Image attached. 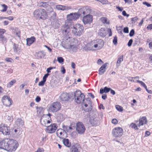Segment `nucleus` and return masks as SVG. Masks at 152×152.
<instances>
[{"mask_svg": "<svg viewBox=\"0 0 152 152\" xmlns=\"http://www.w3.org/2000/svg\"><path fill=\"white\" fill-rule=\"evenodd\" d=\"M18 144L15 140L6 138L0 141V148L7 151H15L18 147Z\"/></svg>", "mask_w": 152, "mask_h": 152, "instance_id": "1", "label": "nucleus"}, {"mask_svg": "<svg viewBox=\"0 0 152 152\" xmlns=\"http://www.w3.org/2000/svg\"><path fill=\"white\" fill-rule=\"evenodd\" d=\"M34 17L37 19L45 20L48 16L47 12L44 9H39L35 10L33 13Z\"/></svg>", "mask_w": 152, "mask_h": 152, "instance_id": "2", "label": "nucleus"}, {"mask_svg": "<svg viewBox=\"0 0 152 152\" xmlns=\"http://www.w3.org/2000/svg\"><path fill=\"white\" fill-rule=\"evenodd\" d=\"M84 27L83 26L79 23L74 25L72 28V33L75 36L80 37L83 32Z\"/></svg>", "mask_w": 152, "mask_h": 152, "instance_id": "3", "label": "nucleus"}, {"mask_svg": "<svg viewBox=\"0 0 152 152\" xmlns=\"http://www.w3.org/2000/svg\"><path fill=\"white\" fill-rule=\"evenodd\" d=\"M71 94L72 95V98H75V102L77 103L81 104L82 102H83L85 96L80 90H77L74 93L72 94Z\"/></svg>", "mask_w": 152, "mask_h": 152, "instance_id": "4", "label": "nucleus"}, {"mask_svg": "<svg viewBox=\"0 0 152 152\" xmlns=\"http://www.w3.org/2000/svg\"><path fill=\"white\" fill-rule=\"evenodd\" d=\"M51 115L49 113L48 114H44L42 116L40 119V122L42 125L46 127L48 126V124L50 123L51 118L50 116Z\"/></svg>", "mask_w": 152, "mask_h": 152, "instance_id": "5", "label": "nucleus"}, {"mask_svg": "<svg viewBox=\"0 0 152 152\" xmlns=\"http://www.w3.org/2000/svg\"><path fill=\"white\" fill-rule=\"evenodd\" d=\"M61 107V105L60 103L56 102L50 104L49 110L50 112L55 113L60 110Z\"/></svg>", "mask_w": 152, "mask_h": 152, "instance_id": "6", "label": "nucleus"}, {"mask_svg": "<svg viewBox=\"0 0 152 152\" xmlns=\"http://www.w3.org/2000/svg\"><path fill=\"white\" fill-rule=\"evenodd\" d=\"M70 24H71L66 21L64 25L62 26L61 28L62 32L64 35H66V38L67 37L68 38H70L69 35L70 34L69 26Z\"/></svg>", "mask_w": 152, "mask_h": 152, "instance_id": "7", "label": "nucleus"}, {"mask_svg": "<svg viewBox=\"0 0 152 152\" xmlns=\"http://www.w3.org/2000/svg\"><path fill=\"white\" fill-rule=\"evenodd\" d=\"M76 129L78 134H83L85 132L86 128L82 122H78L76 124Z\"/></svg>", "mask_w": 152, "mask_h": 152, "instance_id": "8", "label": "nucleus"}, {"mask_svg": "<svg viewBox=\"0 0 152 152\" xmlns=\"http://www.w3.org/2000/svg\"><path fill=\"white\" fill-rule=\"evenodd\" d=\"M92 102L89 98H85L83 100V102H82L81 104L82 106H84L85 107L89 106V108L88 109H86L85 111L86 112L91 111L92 109Z\"/></svg>", "mask_w": 152, "mask_h": 152, "instance_id": "9", "label": "nucleus"}, {"mask_svg": "<svg viewBox=\"0 0 152 152\" xmlns=\"http://www.w3.org/2000/svg\"><path fill=\"white\" fill-rule=\"evenodd\" d=\"M112 134L113 137L119 138L123 134V129L120 127H115L113 129Z\"/></svg>", "mask_w": 152, "mask_h": 152, "instance_id": "10", "label": "nucleus"}, {"mask_svg": "<svg viewBox=\"0 0 152 152\" xmlns=\"http://www.w3.org/2000/svg\"><path fill=\"white\" fill-rule=\"evenodd\" d=\"M0 132L4 135H9L10 134V127L7 125L1 124L0 125Z\"/></svg>", "mask_w": 152, "mask_h": 152, "instance_id": "11", "label": "nucleus"}, {"mask_svg": "<svg viewBox=\"0 0 152 152\" xmlns=\"http://www.w3.org/2000/svg\"><path fill=\"white\" fill-rule=\"evenodd\" d=\"M79 15L77 12L71 13L67 15V19L66 20L67 22L71 24L72 20H75L79 18Z\"/></svg>", "mask_w": 152, "mask_h": 152, "instance_id": "12", "label": "nucleus"}, {"mask_svg": "<svg viewBox=\"0 0 152 152\" xmlns=\"http://www.w3.org/2000/svg\"><path fill=\"white\" fill-rule=\"evenodd\" d=\"M89 122L92 126H96L100 124V118L98 116H92L89 119Z\"/></svg>", "mask_w": 152, "mask_h": 152, "instance_id": "13", "label": "nucleus"}, {"mask_svg": "<svg viewBox=\"0 0 152 152\" xmlns=\"http://www.w3.org/2000/svg\"><path fill=\"white\" fill-rule=\"evenodd\" d=\"M63 47L66 49H68L69 51L76 52L77 50V47L76 45L71 44L70 45L68 44H63L62 45Z\"/></svg>", "mask_w": 152, "mask_h": 152, "instance_id": "14", "label": "nucleus"}, {"mask_svg": "<svg viewBox=\"0 0 152 152\" xmlns=\"http://www.w3.org/2000/svg\"><path fill=\"white\" fill-rule=\"evenodd\" d=\"M2 102L4 105L7 107H10L12 104V101L9 96H4L2 99Z\"/></svg>", "mask_w": 152, "mask_h": 152, "instance_id": "15", "label": "nucleus"}, {"mask_svg": "<svg viewBox=\"0 0 152 152\" xmlns=\"http://www.w3.org/2000/svg\"><path fill=\"white\" fill-rule=\"evenodd\" d=\"M71 98H72V96L71 95L66 93H63L59 97L60 101L62 102L67 101Z\"/></svg>", "mask_w": 152, "mask_h": 152, "instance_id": "16", "label": "nucleus"}, {"mask_svg": "<svg viewBox=\"0 0 152 152\" xmlns=\"http://www.w3.org/2000/svg\"><path fill=\"white\" fill-rule=\"evenodd\" d=\"M46 131L49 133H53L55 132L57 129L58 126L56 123L51 124L50 125L47 126Z\"/></svg>", "mask_w": 152, "mask_h": 152, "instance_id": "17", "label": "nucleus"}, {"mask_svg": "<svg viewBox=\"0 0 152 152\" xmlns=\"http://www.w3.org/2000/svg\"><path fill=\"white\" fill-rule=\"evenodd\" d=\"M46 55V53L43 50H41L36 52L34 54L35 58L37 59L44 58Z\"/></svg>", "mask_w": 152, "mask_h": 152, "instance_id": "18", "label": "nucleus"}, {"mask_svg": "<svg viewBox=\"0 0 152 152\" xmlns=\"http://www.w3.org/2000/svg\"><path fill=\"white\" fill-rule=\"evenodd\" d=\"M93 20V17L92 15L88 14L83 17V21L84 24H90Z\"/></svg>", "mask_w": 152, "mask_h": 152, "instance_id": "19", "label": "nucleus"}, {"mask_svg": "<svg viewBox=\"0 0 152 152\" xmlns=\"http://www.w3.org/2000/svg\"><path fill=\"white\" fill-rule=\"evenodd\" d=\"M56 134L60 138L62 139L66 137L67 135L66 132L62 129H59L57 130Z\"/></svg>", "mask_w": 152, "mask_h": 152, "instance_id": "20", "label": "nucleus"}, {"mask_svg": "<svg viewBox=\"0 0 152 152\" xmlns=\"http://www.w3.org/2000/svg\"><path fill=\"white\" fill-rule=\"evenodd\" d=\"M81 146L78 143H75L72 145L70 149V152H80Z\"/></svg>", "mask_w": 152, "mask_h": 152, "instance_id": "21", "label": "nucleus"}, {"mask_svg": "<svg viewBox=\"0 0 152 152\" xmlns=\"http://www.w3.org/2000/svg\"><path fill=\"white\" fill-rule=\"evenodd\" d=\"M96 44L94 45L95 48H98V49L99 50L102 48L104 45V42L103 40L101 39H98L96 40Z\"/></svg>", "mask_w": 152, "mask_h": 152, "instance_id": "22", "label": "nucleus"}, {"mask_svg": "<svg viewBox=\"0 0 152 152\" xmlns=\"http://www.w3.org/2000/svg\"><path fill=\"white\" fill-rule=\"evenodd\" d=\"M107 63H106L100 67L99 70V75H101L104 74V72L106 71V67L107 66Z\"/></svg>", "mask_w": 152, "mask_h": 152, "instance_id": "23", "label": "nucleus"}, {"mask_svg": "<svg viewBox=\"0 0 152 152\" xmlns=\"http://www.w3.org/2000/svg\"><path fill=\"white\" fill-rule=\"evenodd\" d=\"M98 34L102 37H105L106 35V32L105 28H101L99 30Z\"/></svg>", "mask_w": 152, "mask_h": 152, "instance_id": "24", "label": "nucleus"}, {"mask_svg": "<svg viewBox=\"0 0 152 152\" xmlns=\"http://www.w3.org/2000/svg\"><path fill=\"white\" fill-rule=\"evenodd\" d=\"M139 123L138 125L139 127L143 125L144 124H146L147 122L146 118L145 117H142L140 118L139 120Z\"/></svg>", "mask_w": 152, "mask_h": 152, "instance_id": "25", "label": "nucleus"}, {"mask_svg": "<svg viewBox=\"0 0 152 152\" xmlns=\"http://www.w3.org/2000/svg\"><path fill=\"white\" fill-rule=\"evenodd\" d=\"M36 40L35 38L34 37H32L30 38H28L26 39L27 45L30 46Z\"/></svg>", "mask_w": 152, "mask_h": 152, "instance_id": "26", "label": "nucleus"}, {"mask_svg": "<svg viewBox=\"0 0 152 152\" xmlns=\"http://www.w3.org/2000/svg\"><path fill=\"white\" fill-rule=\"evenodd\" d=\"M68 7H66L64 5H57L56 6V9L58 10H61L62 11L67 10L68 9Z\"/></svg>", "mask_w": 152, "mask_h": 152, "instance_id": "27", "label": "nucleus"}, {"mask_svg": "<svg viewBox=\"0 0 152 152\" xmlns=\"http://www.w3.org/2000/svg\"><path fill=\"white\" fill-rule=\"evenodd\" d=\"M63 142L64 145L67 147H70L71 145V142H69L68 139H63Z\"/></svg>", "mask_w": 152, "mask_h": 152, "instance_id": "28", "label": "nucleus"}, {"mask_svg": "<svg viewBox=\"0 0 152 152\" xmlns=\"http://www.w3.org/2000/svg\"><path fill=\"white\" fill-rule=\"evenodd\" d=\"M56 117L58 122H61L64 120L63 115L60 113L58 114Z\"/></svg>", "mask_w": 152, "mask_h": 152, "instance_id": "29", "label": "nucleus"}, {"mask_svg": "<svg viewBox=\"0 0 152 152\" xmlns=\"http://www.w3.org/2000/svg\"><path fill=\"white\" fill-rule=\"evenodd\" d=\"M50 4V3L49 1L47 2H42L40 3V6L45 8H46L48 7H49L51 9L50 12H51L52 11V9L49 6V4Z\"/></svg>", "mask_w": 152, "mask_h": 152, "instance_id": "30", "label": "nucleus"}, {"mask_svg": "<svg viewBox=\"0 0 152 152\" xmlns=\"http://www.w3.org/2000/svg\"><path fill=\"white\" fill-rule=\"evenodd\" d=\"M77 15H79V17L80 15H82V14L83 15L86 14V13L85 11L84 7L79 9L78 12H77Z\"/></svg>", "mask_w": 152, "mask_h": 152, "instance_id": "31", "label": "nucleus"}, {"mask_svg": "<svg viewBox=\"0 0 152 152\" xmlns=\"http://www.w3.org/2000/svg\"><path fill=\"white\" fill-rule=\"evenodd\" d=\"M16 124L18 126H22L24 124L23 121L21 119H18L15 121Z\"/></svg>", "mask_w": 152, "mask_h": 152, "instance_id": "32", "label": "nucleus"}, {"mask_svg": "<svg viewBox=\"0 0 152 152\" xmlns=\"http://www.w3.org/2000/svg\"><path fill=\"white\" fill-rule=\"evenodd\" d=\"M123 56L121 55L119 57L118 59V60L117 62V66H120V64L121 63V62L123 61Z\"/></svg>", "mask_w": 152, "mask_h": 152, "instance_id": "33", "label": "nucleus"}, {"mask_svg": "<svg viewBox=\"0 0 152 152\" xmlns=\"http://www.w3.org/2000/svg\"><path fill=\"white\" fill-rule=\"evenodd\" d=\"M16 80H13L7 84V87L8 88H10L15 83H16Z\"/></svg>", "mask_w": 152, "mask_h": 152, "instance_id": "34", "label": "nucleus"}, {"mask_svg": "<svg viewBox=\"0 0 152 152\" xmlns=\"http://www.w3.org/2000/svg\"><path fill=\"white\" fill-rule=\"evenodd\" d=\"M101 20L102 23L104 24H109L110 23L109 22L107 21V18H106L102 17L101 18Z\"/></svg>", "mask_w": 152, "mask_h": 152, "instance_id": "35", "label": "nucleus"}, {"mask_svg": "<svg viewBox=\"0 0 152 152\" xmlns=\"http://www.w3.org/2000/svg\"><path fill=\"white\" fill-rule=\"evenodd\" d=\"M96 1L100 2L102 4H110V3L107 0H95Z\"/></svg>", "mask_w": 152, "mask_h": 152, "instance_id": "36", "label": "nucleus"}, {"mask_svg": "<svg viewBox=\"0 0 152 152\" xmlns=\"http://www.w3.org/2000/svg\"><path fill=\"white\" fill-rule=\"evenodd\" d=\"M130 126L132 129H134L135 130H138V128H137V126L135 123H131L130 125Z\"/></svg>", "mask_w": 152, "mask_h": 152, "instance_id": "37", "label": "nucleus"}, {"mask_svg": "<svg viewBox=\"0 0 152 152\" xmlns=\"http://www.w3.org/2000/svg\"><path fill=\"white\" fill-rule=\"evenodd\" d=\"M13 49L15 52H17L19 50V48L18 46V45L15 43H14Z\"/></svg>", "mask_w": 152, "mask_h": 152, "instance_id": "38", "label": "nucleus"}, {"mask_svg": "<svg viewBox=\"0 0 152 152\" xmlns=\"http://www.w3.org/2000/svg\"><path fill=\"white\" fill-rule=\"evenodd\" d=\"M84 8L86 13V14H89L91 12V10L90 9L89 7L86 6L84 7Z\"/></svg>", "mask_w": 152, "mask_h": 152, "instance_id": "39", "label": "nucleus"}, {"mask_svg": "<svg viewBox=\"0 0 152 152\" xmlns=\"http://www.w3.org/2000/svg\"><path fill=\"white\" fill-rule=\"evenodd\" d=\"M0 39L3 44L6 43L7 42V38L4 37V35L1 36Z\"/></svg>", "mask_w": 152, "mask_h": 152, "instance_id": "40", "label": "nucleus"}, {"mask_svg": "<svg viewBox=\"0 0 152 152\" xmlns=\"http://www.w3.org/2000/svg\"><path fill=\"white\" fill-rule=\"evenodd\" d=\"M137 83H140V85L144 87L145 89L146 88L147 86H146V85L145 84V83L143 82L142 81L139 80H137Z\"/></svg>", "mask_w": 152, "mask_h": 152, "instance_id": "41", "label": "nucleus"}, {"mask_svg": "<svg viewBox=\"0 0 152 152\" xmlns=\"http://www.w3.org/2000/svg\"><path fill=\"white\" fill-rule=\"evenodd\" d=\"M57 61L59 63L62 64L64 62V60L62 57H60L57 58Z\"/></svg>", "mask_w": 152, "mask_h": 152, "instance_id": "42", "label": "nucleus"}, {"mask_svg": "<svg viewBox=\"0 0 152 152\" xmlns=\"http://www.w3.org/2000/svg\"><path fill=\"white\" fill-rule=\"evenodd\" d=\"M115 108L118 110L120 112H121L123 110L122 107L118 105H116L115 106Z\"/></svg>", "mask_w": 152, "mask_h": 152, "instance_id": "43", "label": "nucleus"}, {"mask_svg": "<svg viewBox=\"0 0 152 152\" xmlns=\"http://www.w3.org/2000/svg\"><path fill=\"white\" fill-rule=\"evenodd\" d=\"M6 65L3 62H0V69L4 68L6 67Z\"/></svg>", "mask_w": 152, "mask_h": 152, "instance_id": "44", "label": "nucleus"}, {"mask_svg": "<svg viewBox=\"0 0 152 152\" xmlns=\"http://www.w3.org/2000/svg\"><path fill=\"white\" fill-rule=\"evenodd\" d=\"M6 32V31L4 29L0 28V37L1 36L4 35V34Z\"/></svg>", "mask_w": 152, "mask_h": 152, "instance_id": "45", "label": "nucleus"}, {"mask_svg": "<svg viewBox=\"0 0 152 152\" xmlns=\"http://www.w3.org/2000/svg\"><path fill=\"white\" fill-rule=\"evenodd\" d=\"M6 118L7 119L9 120L10 122H11L13 121V118L12 116H10L9 115H7L6 116Z\"/></svg>", "mask_w": 152, "mask_h": 152, "instance_id": "46", "label": "nucleus"}, {"mask_svg": "<svg viewBox=\"0 0 152 152\" xmlns=\"http://www.w3.org/2000/svg\"><path fill=\"white\" fill-rule=\"evenodd\" d=\"M2 6L4 7V9L1 10V11L2 12L6 11L7 8V6L4 4H2Z\"/></svg>", "mask_w": 152, "mask_h": 152, "instance_id": "47", "label": "nucleus"}, {"mask_svg": "<svg viewBox=\"0 0 152 152\" xmlns=\"http://www.w3.org/2000/svg\"><path fill=\"white\" fill-rule=\"evenodd\" d=\"M105 93H107L109 92L110 90V88L107 87H105L104 88Z\"/></svg>", "mask_w": 152, "mask_h": 152, "instance_id": "48", "label": "nucleus"}, {"mask_svg": "<svg viewBox=\"0 0 152 152\" xmlns=\"http://www.w3.org/2000/svg\"><path fill=\"white\" fill-rule=\"evenodd\" d=\"M113 44L115 45L117 43V38L116 36H115L113 40Z\"/></svg>", "mask_w": 152, "mask_h": 152, "instance_id": "49", "label": "nucleus"}, {"mask_svg": "<svg viewBox=\"0 0 152 152\" xmlns=\"http://www.w3.org/2000/svg\"><path fill=\"white\" fill-rule=\"evenodd\" d=\"M134 30L133 29H132L129 34V36L131 37L133 36L134 34Z\"/></svg>", "mask_w": 152, "mask_h": 152, "instance_id": "50", "label": "nucleus"}, {"mask_svg": "<svg viewBox=\"0 0 152 152\" xmlns=\"http://www.w3.org/2000/svg\"><path fill=\"white\" fill-rule=\"evenodd\" d=\"M49 75V74L48 73H47L45 74L43 77V80L46 82L47 78Z\"/></svg>", "mask_w": 152, "mask_h": 152, "instance_id": "51", "label": "nucleus"}, {"mask_svg": "<svg viewBox=\"0 0 152 152\" xmlns=\"http://www.w3.org/2000/svg\"><path fill=\"white\" fill-rule=\"evenodd\" d=\"M45 82V81L43 80L39 82L38 84V86H43L44 85Z\"/></svg>", "mask_w": 152, "mask_h": 152, "instance_id": "52", "label": "nucleus"}, {"mask_svg": "<svg viewBox=\"0 0 152 152\" xmlns=\"http://www.w3.org/2000/svg\"><path fill=\"white\" fill-rule=\"evenodd\" d=\"M5 60L7 62L12 63V59L10 58H6L5 59Z\"/></svg>", "mask_w": 152, "mask_h": 152, "instance_id": "53", "label": "nucleus"}, {"mask_svg": "<svg viewBox=\"0 0 152 152\" xmlns=\"http://www.w3.org/2000/svg\"><path fill=\"white\" fill-rule=\"evenodd\" d=\"M123 31L124 33H127L129 32V28L128 27H126L124 28Z\"/></svg>", "mask_w": 152, "mask_h": 152, "instance_id": "54", "label": "nucleus"}, {"mask_svg": "<svg viewBox=\"0 0 152 152\" xmlns=\"http://www.w3.org/2000/svg\"><path fill=\"white\" fill-rule=\"evenodd\" d=\"M62 128L63 129H62L63 130H64L65 131H66L68 132V126H65L63 125L62 126Z\"/></svg>", "mask_w": 152, "mask_h": 152, "instance_id": "55", "label": "nucleus"}, {"mask_svg": "<svg viewBox=\"0 0 152 152\" xmlns=\"http://www.w3.org/2000/svg\"><path fill=\"white\" fill-rule=\"evenodd\" d=\"M133 42V40L132 39H130L127 45L128 46L130 47L132 45Z\"/></svg>", "mask_w": 152, "mask_h": 152, "instance_id": "56", "label": "nucleus"}, {"mask_svg": "<svg viewBox=\"0 0 152 152\" xmlns=\"http://www.w3.org/2000/svg\"><path fill=\"white\" fill-rule=\"evenodd\" d=\"M53 68H55V67H50L48 68L46 70V71L48 72V73L50 72V70Z\"/></svg>", "mask_w": 152, "mask_h": 152, "instance_id": "57", "label": "nucleus"}, {"mask_svg": "<svg viewBox=\"0 0 152 152\" xmlns=\"http://www.w3.org/2000/svg\"><path fill=\"white\" fill-rule=\"evenodd\" d=\"M137 17L132 18L131 20L132 21V23H134L137 20Z\"/></svg>", "mask_w": 152, "mask_h": 152, "instance_id": "58", "label": "nucleus"}, {"mask_svg": "<svg viewBox=\"0 0 152 152\" xmlns=\"http://www.w3.org/2000/svg\"><path fill=\"white\" fill-rule=\"evenodd\" d=\"M142 3L143 4L146 5L148 7H151V5L150 4L146 2H144Z\"/></svg>", "mask_w": 152, "mask_h": 152, "instance_id": "59", "label": "nucleus"}, {"mask_svg": "<svg viewBox=\"0 0 152 152\" xmlns=\"http://www.w3.org/2000/svg\"><path fill=\"white\" fill-rule=\"evenodd\" d=\"M112 123L114 124H116L118 123L117 120L116 119H113L112 121Z\"/></svg>", "mask_w": 152, "mask_h": 152, "instance_id": "60", "label": "nucleus"}, {"mask_svg": "<svg viewBox=\"0 0 152 152\" xmlns=\"http://www.w3.org/2000/svg\"><path fill=\"white\" fill-rule=\"evenodd\" d=\"M148 30H151L152 29V24L149 25L147 27Z\"/></svg>", "mask_w": 152, "mask_h": 152, "instance_id": "61", "label": "nucleus"}, {"mask_svg": "<svg viewBox=\"0 0 152 152\" xmlns=\"http://www.w3.org/2000/svg\"><path fill=\"white\" fill-rule=\"evenodd\" d=\"M124 1L125 3H127L129 4H132V0H124Z\"/></svg>", "mask_w": 152, "mask_h": 152, "instance_id": "62", "label": "nucleus"}, {"mask_svg": "<svg viewBox=\"0 0 152 152\" xmlns=\"http://www.w3.org/2000/svg\"><path fill=\"white\" fill-rule=\"evenodd\" d=\"M41 100V98L40 97H39V96H37L36 97V98L35 99V101L37 102H39Z\"/></svg>", "mask_w": 152, "mask_h": 152, "instance_id": "63", "label": "nucleus"}, {"mask_svg": "<svg viewBox=\"0 0 152 152\" xmlns=\"http://www.w3.org/2000/svg\"><path fill=\"white\" fill-rule=\"evenodd\" d=\"M116 8L119 11H122L123 9V7H120L119 6H117L116 7Z\"/></svg>", "mask_w": 152, "mask_h": 152, "instance_id": "64", "label": "nucleus"}]
</instances>
